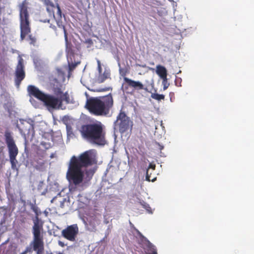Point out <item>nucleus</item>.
Segmentation results:
<instances>
[{"mask_svg":"<svg viewBox=\"0 0 254 254\" xmlns=\"http://www.w3.org/2000/svg\"><path fill=\"white\" fill-rule=\"evenodd\" d=\"M97 163L93 150H87L78 156H72L69 162L66 172L68 181L77 186L81 184L84 178L83 168L91 166Z\"/></svg>","mask_w":254,"mask_h":254,"instance_id":"f257e3e1","label":"nucleus"},{"mask_svg":"<svg viewBox=\"0 0 254 254\" xmlns=\"http://www.w3.org/2000/svg\"><path fill=\"white\" fill-rule=\"evenodd\" d=\"M82 137L87 141L99 145L105 144V133L103 125L99 121L85 124L79 130Z\"/></svg>","mask_w":254,"mask_h":254,"instance_id":"f03ea898","label":"nucleus"},{"mask_svg":"<svg viewBox=\"0 0 254 254\" xmlns=\"http://www.w3.org/2000/svg\"><path fill=\"white\" fill-rule=\"evenodd\" d=\"M27 91L30 96L43 102L49 110H59L62 108L63 102H65L66 104L70 102L68 93L64 95V98L60 99L52 95L45 94L34 85H29Z\"/></svg>","mask_w":254,"mask_h":254,"instance_id":"7ed1b4c3","label":"nucleus"},{"mask_svg":"<svg viewBox=\"0 0 254 254\" xmlns=\"http://www.w3.org/2000/svg\"><path fill=\"white\" fill-rule=\"evenodd\" d=\"M113 105L112 96L109 94L107 96L88 99L86 107L91 113L95 116H106L109 114Z\"/></svg>","mask_w":254,"mask_h":254,"instance_id":"20e7f679","label":"nucleus"},{"mask_svg":"<svg viewBox=\"0 0 254 254\" xmlns=\"http://www.w3.org/2000/svg\"><path fill=\"white\" fill-rule=\"evenodd\" d=\"M27 5L28 2L26 0H24L19 5L20 40L21 41L24 40L26 36L28 35L29 43L34 45L36 42V39L32 35H29V33H31V27Z\"/></svg>","mask_w":254,"mask_h":254,"instance_id":"39448f33","label":"nucleus"},{"mask_svg":"<svg viewBox=\"0 0 254 254\" xmlns=\"http://www.w3.org/2000/svg\"><path fill=\"white\" fill-rule=\"evenodd\" d=\"M5 141L8 148V152L9 158V161L11 163V168L13 170H18L16 165L18 161L16 159V156L18 154V149L17 147L14 139L12 136L11 133L6 131L4 134Z\"/></svg>","mask_w":254,"mask_h":254,"instance_id":"423d86ee","label":"nucleus"},{"mask_svg":"<svg viewBox=\"0 0 254 254\" xmlns=\"http://www.w3.org/2000/svg\"><path fill=\"white\" fill-rule=\"evenodd\" d=\"M44 3L46 10L51 16H53L60 28H64V25L63 21L62 12L59 4L56 5L50 0H40Z\"/></svg>","mask_w":254,"mask_h":254,"instance_id":"0eeeda50","label":"nucleus"},{"mask_svg":"<svg viewBox=\"0 0 254 254\" xmlns=\"http://www.w3.org/2000/svg\"><path fill=\"white\" fill-rule=\"evenodd\" d=\"M43 230V225H39L38 222L35 223L32 228L33 234V249L37 254H44V243L43 236L41 233Z\"/></svg>","mask_w":254,"mask_h":254,"instance_id":"6e6552de","label":"nucleus"},{"mask_svg":"<svg viewBox=\"0 0 254 254\" xmlns=\"http://www.w3.org/2000/svg\"><path fill=\"white\" fill-rule=\"evenodd\" d=\"M115 125L118 127L119 131L121 133H123L128 130L131 131L133 126L132 122L129 120V118L125 112L122 111L118 115Z\"/></svg>","mask_w":254,"mask_h":254,"instance_id":"1a4fd4ad","label":"nucleus"},{"mask_svg":"<svg viewBox=\"0 0 254 254\" xmlns=\"http://www.w3.org/2000/svg\"><path fill=\"white\" fill-rule=\"evenodd\" d=\"M46 156L44 152L39 149L38 151L36 152L35 155L31 160V165L37 170L44 171L47 164Z\"/></svg>","mask_w":254,"mask_h":254,"instance_id":"9d476101","label":"nucleus"},{"mask_svg":"<svg viewBox=\"0 0 254 254\" xmlns=\"http://www.w3.org/2000/svg\"><path fill=\"white\" fill-rule=\"evenodd\" d=\"M21 123L22 126L19 127V130L25 141L27 139H33L35 135L34 121L31 120L28 121L23 120Z\"/></svg>","mask_w":254,"mask_h":254,"instance_id":"9b49d317","label":"nucleus"},{"mask_svg":"<svg viewBox=\"0 0 254 254\" xmlns=\"http://www.w3.org/2000/svg\"><path fill=\"white\" fill-rule=\"evenodd\" d=\"M78 233V228L76 224L67 226L62 231V235L67 240L74 242Z\"/></svg>","mask_w":254,"mask_h":254,"instance_id":"f8f14e48","label":"nucleus"},{"mask_svg":"<svg viewBox=\"0 0 254 254\" xmlns=\"http://www.w3.org/2000/svg\"><path fill=\"white\" fill-rule=\"evenodd\" d=\"M24 67L23 59L21 57H19L15 71V82L17 85H19L21 81L25 78V74Z\"/></svg>","mask_w":254,"mask_h":254,"instance_id":"ddd939ff","label":"nucleus"},{"mask_svg":"<svg viewBox=\"0 0 254 254\" xmlns=\"http://www.w3.org/2000/svg\"><path fill=\"white\" fill-rule=\"evenodd\" d=\"M64 32V39L65 41V52L66 54V57L67 60L71 59L74 56V52L72 49V45L70 42H68L67 38V33L65 28V26L64 28H62Z\"/></svg>","mask_w":254,"mask_h":254,"instance_id":"4468645a","label":"nucleus"},{"mask_svg":"<svg viewBox=\"0 0 254 254\" xmlns=\"http://www.w3.org/2000/svg\"><path fill=\"white\" fill-rule=\"evenodd\" d=\"M125 83L123 85L125 90H127L128 86L131 87L136 90H141L143 89V85L139 81H136L131 80L127 77H124Z\"/></svg>","mask_w":254,"mask_h":254,"instance_id":"2eb2a0df","label":"nucleus"},{"mask_svg":"<svg viewBox=\"0 0 254 254\" xmlns=\"http://www.w3.org/2000/svg\"><path fill=\"white\" fill-rule=\"evenodd\" d=\"M167 71L166 68L163 66L160 65V78L162 79V85L164 90H166L170 85L167 81Z\"/></svg>","mask_w":254,"mask_h":254,"instance_id":"dca6fc26","label":"nucleus"},{"mask_svg":"<svg viewBox=\"0 0 254 254\" xmlns=\"http://www.w3.org/2000/svg\"><path fill=\"white\" fill-rule=\"evenodd\" d=\"M144 249L146 254H157L156 249L148 240H145Z\"/></svg>","mask_w":254,"mask_h":254,"instance_id":"f3484780","label":"nucleus"},{"mask_svg":"<svg viewBox=\"0 0 254 254\" xmlns=\"http://www.w3.org/2000/svg\"><path fill=\"white\" fill-rule=\"evenodd\" d=\"M110 70L109 69L105 68L103 72L98 74L97 81L98 83L104 82L106 79L110 78Z\"/></svg>","mask_w":254,"mask_h":254,"instance_id":"a211bd4d","label":"nucleus"},{"mask_svg":"<svg viewBox=\"0 0 254 254\" xmlns=\"http://www.w3.org/2000/svg\"><path fill=\"white\" fill-rule=\"evenodd\" d=\"M51 147L50 143H47L42 141L40 145L37 147L36 151H38L39 149L45 152V154L47 155L46 151Z\"/></svg>","mask_w":254,"mask_h":254,"instance_id":"6ab92c4d","label":"nucleus"},{"mask_svg":"<svg viewBox=\"0 0 254 254\" xmlns=\"http://www.w3.org/2000/svg\"><path fill=\"white\" fill-rule=\"evenodd\" d=\"M61 87L62 86L60 85V87H54L53 90L54 94L57 96V97H58L60 99H62L63 98H64V95L66 93H67V92L64 93L62 90Z\"/></svg>","mask_w":254,"mask_h":254,"instance_id":"aec40b11","label":"nucleus"},{"mask_svg":"<svg viewBox=\"0 0 254 254\" xmlns=\"http://www.w3.org/2000/svg\"><path fill=\"white\" fill-rule=\"evenodd\" d=\"M68 70L69 72L73 71L76 66L80 64V62H73L72 60V58L71 59H68Z\"/></svg>","mask_w":254,"mask_h":254,"instance_id":"412c9836","label":"nucleus"},{"mask_svg":"<svg viewBox=\"0 0 254 254\" xmlns=\"http://www.w3.org/2000/svg\"><path fill=\"white\" fill-rule=\"evenodd\" d=\"M33 210L36 214L35 219L34 220V225H35V223L37 222L39 225H42V224L40 223V220L38 217L39 214L41 213V212L38 211V208L37 207H33Z\"/></svg>","mask_w":254,"mask_h":254,"instance_id":"4be33fe9","label":"nucleus"},{"mask_svg":"<svg viewBox=\"0 0 254 254\" xmlns=\"http://www.w3.org/2000/svg\"><path fill=\"white\" fill-rule=\"evenodd\" d=\"M97 63V69L98 71V73L100 74L102 72V65L100 62V61L98 59H96Z\"/></svg>","mask_w":254,"mask_h":254,"instance_id":"5701e85b","label":"nucleus"},{"mask_svg":"<svg viewBox=\"0 0 254 254\" xmlns=\"http://www.w3.org/2000/svg\"><path fill=\"white\" fill-rule=\"evenodd\" d=\"M146 179L147 180H148V181H154L155 180H156V178H151V176L149 175V169L147 170V171H146Z\"/></svg>","mask_w":254,"mask_h":254,"instance_id":"b1692460","label":"nucleus"},{"mask_svg":"<svg viewBox=\"0 0 254 254\" xmlns=\"http://www.w3.org/2000/svg\"><path fill=\"white\" fill-rule=\"evenodd\" d=\"M142 205H143V207L144 208H145V209L148 213H152V209L150 208V207L149 206L148 204L145 203L144 204H142Z\"/></svg>","mask_w":254,"mask_h":254,"instance_id":"393cba45","label":"nucleus"},{"mask_svg":"<svg viewBox=\"0 0 254 254\" xmlns=\"http://www.w3.org/2000/svg\"><path fill=\"white\" fill-rule=\"evenodd\" d=\"M85 43L88 44L90 46L93 44V41L91 39H86L85 41Z\"/></svg>","mask_w":254,"mask_h":254,"instance_id":"a878e982","label":"nucleus"},{"mask_svg":"<svg viewBox=\"0 0 254 254\" xmlns=\"http://www.w3.org/2000/svg\"><path fill=\"white\" fill-rule=\"evenodd\" d=\"M152 97L155 99L159 100V94L156 93L152 95Z\"/></svg>","mask_w":254,"mask_h":254,"instance_id":"bb28decb","label":"nucleus"},{"mask_svg":"<svg viewBox=\"0 0 254 254\" xmlns=\"http://www.w3.org/2000/svg\"><path fill=\"white\" fill-rule=\"evenodd\" d=\"M19 221L21 223H24L26 221V218L21 216L19 219Z\"/></svg>","mask_w":254,"mask_h":254,"instance_id":"cd10ccee","label":"nucleus"},{"mask_svg":"<svg viewBox=\"0 0 254 254\" xmlns=\"http://www.w3.org/2000/svg\"><path fill=\"white\" fill-rule=\"evenodd\" d=\"M135 230L137 233V234L138 235V236L139 237H140V238L141 237H143V235H142V234L136 229H135Z\"/></svg>","mask_w":254,"mask_h":254,"instance_id":"c85d7f7f","label":"nucleus"},{"mask_svg":"<svg viewBox=\"0 0 254 254\" xmlns=\"http://www.w3.org/2000/svg\"><path fill=\"white\" fill-rule=\"evenodd\" d=\"M58 244L62 247H64L65 246L64 243L60 241H59Z\"/></svg>","mask_w":254,"mask_h":254,"instance_id":"c756f323","label":"nucleus"},{"mask_svg":"<svg viewBox=\"0 0 254 254\" xmlns=\"http://www.w3.org/2000/svg\"><path fill=\"white\" fill-rule=\"evenodd\" d=\"M29 248H27L26 250L23 251L22 253H20V254H27V253L29 252Z\"/></svg>","mask_w":254,"mask_h":254,"instance_id":"7c9ffc66","label":"nucleus"},{"mask_svg":"<svg viewBox=\"0 0 254 254\" xmlns=\"http://www.w3.org/2000/svg\"><path fill=\"white\" fill-rule=\"evenodd\" d=\"M109 88H102V89H99L98 91H100V92H102V91H108V90H109Z\"/></svg>","mask_w":254,"mask_h":254,"instance_id":"2f4dec72","label":"nucleus"},{"mask_svg":"<svg viewBox=\"0 0 254 254\" xmlns=\"http://www.w3.org/2000/svg\"><path fill=\"white\" fill-rule=\"evenodd\" d=\"M50 27L53 29L54 30H56L57 29L56 26L52 24H51Z\"/></svg>","mask_w":254,"mask_h":254,"instance_id":"473e14b6","label":"nucleus"},{"mask_svg":"<svg viewBox=\"0 0 254 254\" xmlns=\"http://www.w3.org/2000/svg\"><path fill=\"white\" fill-rule=\"evenodd\" d=\"M156 73L159 75V65H157L156 66Z\"/></svg>","mask_w":254,"mask_h":254,"instance_id":"72a5a7b5","label":"nucleus"},{"mask_svg":"<svg viewBox=\"0 0 254 254\" xmlns=\"http://www.w3.org/2000/svg\"><path fill=\"white\" fill-rule=\"evenodd\" d=\"M164 95H163V94H160V100H161V99H164Z\"/></svg>","mask_w":254,"mask_h":254,"instance_id":"f704fd0d","label":"nucleus"},{"mask_svg":"<svg viewBox=\"0 0 254 254\" xmlns=\"http://www.w3.org/2000/svg\"><path fill=\"white\" fill-rule=\"evenodd\" d=\"M155 165H152L151 164H150L149 165V168H152L153 170H154L155 169Z\"/></svg>","mask_w":254,"mask_h":254,"instance_id":"c9c22d12","label":"nucleus"},{"mask_svg":"<svg viewBox=\"0 0 254 254\" xmlns=\"http://www.w3.org/2000/svg\"><path fill=\"white\" fill-rule=\"evenodd\" d=\"M160 125L162 127V128L164 129V126L163 125L162 121H161V122H160Z\"/></svg>","mask_w":254,"mask_h":254,"instance_id":"e433bc0d","label":"nucleus"},{"mask_svg":"<svg viewBox=\"0 0 254 254\" xmlns=\"http://www.w3.org/2000/svg\"><path fill=\"white\" fill-rule=\"evenodd\" d=\"M58 197V196H55L53 198V199L51 200V202H53Z\"/></svg>","mask_w":254,"mask_h":254,"instance_id":"4c0bfd02","label":"nucleus"},{"mask_svg":"<svg viewBox=\"0 0 254 254\" xmlns=\"http://www.w3.org/2000/svg\"><path fill=\"white\" fill-rule=\"evenodd\" d=\"M163 148V146H161V145H160V150H161V149H162Z\"/></svg>","mask_w":254,"mask_h":254,"instance_id":"58836bf2","label":"nucleus"},{"mask_svg":"<svg viewBox=\"0 0 254 254\" xmlns=\"http://www.w3.org/2000/svg\"><path fill=\"white\" fill-rule=\"evenodd\" d=\"M168 0L170 2H174L173 0Z\"/></svg>","mask_w":254,"mask_h":254,"instance_id":"ea45409f","label":"nucleus"},{"mask_svg":"<svg viewBox=\"0 0 254 254\" xmlns=\"http://www.w3.org/2000/svg\"><path fill=\"white\" fill-rule=\"evenodd\" d=\"M65 199H64V200H63V203H64V200H65Z\"/></svg>","mask_w":254,"mask_h":254,"instance_id":"a19ab883","label":"nucleus"},{"mask_svg":"<svg viewBox=\"0 0 254 254\" xmlns=\"http://www.w3.org/2000/svg\"><path fill=\"white\" fill-rule=\"evenodd\" d=\"M58 254H63L62 253H59Z\"/></svg>","mask_w":254,"mask_h":254,"instance_id":"79ce46f5","label":"nucleus"}]
</instances>
